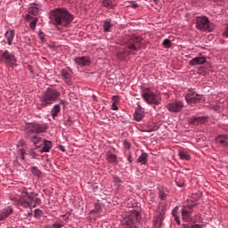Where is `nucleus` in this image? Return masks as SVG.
<instances>
[{"mask_svg":"<svg viewBox=\"0 0 228 228\" xmlns=\"http://www.w3.org/2000/svg\"><path fill=\"white\" fill-rule=\"evenodd\" d=\"M50 20L54 26L67 28L74 20V15L65 8H56L50 12Z\"/></svg>","mask_w":228,"mask_h":228,"instance_id":"f257e3e1","label":"nucleus"},{"mask_svg":"<svg viewBox=\"0 0 228 228\" xmlns=\"http://www.w3.org/2000/svg\"><path fill=\"white\" fill-rule=\"evenodd\" d=\"M142 37L132 36L129 37L125 43V49L123 52L118 53V58L123 60L128 54H134L139 49H142Z\"/></svg>","mask_w":228,"mask_h":228,"instance_id":"f03ea898","label":"nucleus"},{"mask_svg":"<svg viewBox=\"0 0 228 228\" xmlns=\"http://www.w3.org/2000/svg\"><path fill=\"white\" fill-rule=\"evenodd\" d=\"M38 194L28 191V189H23L21 191L20 199L18 200L19 206L21 208H35L40 204L41 200L40 198H37Z\"/></svg>","mask_w":228,"mask_h":228,"instance_id":"7ed1b4c3","label":"nucleus"},{"mask_svg":"<svg viewBox=\"0 0 228 228\" xmlns=\"http://www.w3.org/2000/svg\"><path fill=\"white\" fill-rule=\"evenodd\" d=\"M60 95H61V94L55 89L47 88V90L39 98V110H42V108H47V106H51V104L56 102Z\"/></svg>","mask_w":228,"mask_h":228,"instance_id":"20e7f679","label":"nucleus"},{"mask_svg":"<svg viewBox=\"0 0 228 228\" xmlns=\"http://www.w3.org/2000/svg\"><path fill=\"white\" fill-rule=\"evenodd\" d=\"M141 95L142 99H144L145 102H147V104H154L155 106H159L161 98L159 95L154 94L151 88L145 86L141 87Z\"/></svg>","mask_w":228,"mask_h":228,"instance_id":"39448f33","label":"nucleus"},{"mask_svg":"<svg viewBox=\"0 0 228 228\" xmlns=\"http://www.w3.org/2000/svg\"><path fill=\"white\" fill-rule=\"evenodd\" d=\"M140 220H142L140 212L134 210L131 211L130 214L123 219V225H125L126 228H139Z\"/></svg>","mask_w":228,"mask_h":228,"instance_id":"423d86ee","label":"nucleus"},{"mask_svg":"<svg viewBox=\"0 0 228 228\" xmlns=\"http://www.w3.org/2000/svg\"><path fill=\"white\" fill-rule=\"evenodd\" d=\"M185 101L188 104H197L202 101V95L197 94L193 89H189L185 94Z\"/></svg>","mask_w":228,"mask_h":228,"instance_id":"0eeeda50","label":"nucleus"},{"mask_svg":"<svg viewBox=\"0 0 228 228\" xmlns=\"http://www.w3.org/2000/svg\"><path fill=\"white\" fill-rule=\"evenodd\" d=\"M209 19L208 17H198L196 19V28L200 29V31H211Z\"/></svg>","mask_w":228,"mask_h":228,"instance_id":"6e6552de","label":"nucleus"},{"mask_svg":"<svg viewBox=\"0 0 228 228\" xmlns=\"http://www.w3.org/2000/svg\"><path fill=\"white\" fill-rule=\"evenodd\" d=\"M181 215L183 222H191L193 220V205H185L182 208Z\"/></svg>","mask_w":228,"mask_h":228,"instance_id":"1a4fd4ad","label":"nucleus"},{"mask_svg":"<svg viewBox=\"0 0 228 228\" xmlns=\"http://www.w3.org/2000/svg\"><path fill=\"white\" fill-rule=\"evenodd\" d=\"M0 61H4V63H9V65H15L17 61L13 53H11L8 50H2L0 51Z\"/></svg>","mask_w":228,"mask_h":228,"instance_id":"9d476101","label":"nucleus"},{"mask_svg":"<svg viewBox=\"0 0 228 228\" xmlns=\"http://www.w3.org/2000/svg\"><path fill=\"white\" fill-rule=\"evenodd\" d=\"M167 108L171 113H179L184 108V104L182 102H172L167 105Z\"/></svg>","mask_w":228,"mask_h":228,"instance_id":"9b49d317","label":"nucleus"},{"mask_svg":"<svg viewBox=\"0 0 228 228\" xmlns=\"http://www.w3.org/2000/svg\"><path fill=\"white\" fill-rule=\"evenodd\" d=\"M188 122L192 126H200V124H206L208 122V117H191L188 118Z\"/></svg>","mask_w":228,"mask_h":228,"instance_id":"f8f14e48","label":"nucleus"},{"mask_svg":"<svg viewBox=\"0 0 228 228\" xmlns=\"http://www.w3.org/2000/svg\"><path fill=\"white\" fill-rule=\"evenodd\" d=\"M74 61L77 65H79V67H86L92 63L88 56L77 57L74 59Z\"/></svg>","mask_w":228,"mask_h":228,"instance_id":"ddd939ff","label":"nucleus"},{"mask_svg":"<svg viewBox=\"0 0 228 228\" xmlns=\"http://www.w3.org/2000/svg\"><path fill=\"white\" fill-rule=\"evenodd\" d=\"M216 142L218 145L224 147V149L228 148V135L227 134H219L216 137Z\"/></svg>","mask_w":228,"mask_h":228,"instance_id":"4468645a","label":"nucleus"},{"mask_svg":"<svg viewBox=\"0 0 228 228\" xmlns=\"http://www.w3.org/2000/svg\"><path fill=\"white\" fill-rule=\"evenodd\" d=\"M12 213H13V208H12V207H7L6 208L0 210V222L6 220Z\"/></svg>","mask_w":228,"mask_h":228,"instance_id":"2eb2a0df","label":"nucleus"},{"mask_svg":"<svg viewBox=\"0 0 228 228\" xmlns=\"http://www.w3.org/2000/svg\"><path fill=\"white\" fill-rule=\"evenodd\" d=\"M61 76L65 83H70L72 79V74H70V69H62L61 70Z\"/></svg>","mask_w":228,"mask_h":228,"instance_id":"dca6fc26","label":"nucleus"},{"mask_svg":"<svg viewBox=\"0 0 228 228\" xmlns=\"http://www.w3.org/2000/svg\"><path fill=\"white\" fill-rule=\"evenodd\" d=\"M144 115H145V110H143V108H142L141 105H138V108L135 110L134 115V120H136L137 122H140V120L143 118Z\"/></svg>","mask_w":228,"mask_h":228,"instance_id":"f3484780","label":"nucleus"},{"mask_svg":"<svg viewBox=\"0 0 228 228\" xmlns=\"http://www.w3.org/2000/svg\"><path fill=\"white\" fill-rule=\"evenodd\" d=\"M38 12H40V9L37 7V4L32 5L28 8V14H27V20H31V19H35V17H32L31 15H38Z\"/></svg>","mask_w":228,"mask_h":228,"instance_id":"a211bd4d","label":"nucleus"},{"mask_svg":"<svg viewBox=\"0 0 228 228\" xmlns=\"http://www.w3.org/2000/svg\"><path fill=\"white\" fill-rule=\"evenodd\" d=\"M163 215L165 212L158 214L153 221V228H160L163 224Z\"/></svg>","mask_w":228,"mask_h":228,"instance_id":"6ab92c4d","label":"nucleus"},{"mask_svg":"<svg viewBox=\"0 0 228 228\" xmlns=\"http://www.w3.org/2000/svg\"><path fill=\"white\" fill-rule=\"evenodd\" d=\"M208 61L205 57H196L190 61L189 64L191 66L204 65Z\"/></svg>","mask_w":228,"mask_h":228,"instance_id":"aec40b11","label":"nucleus"},{"mask_svg":"<svg viewBox=\"0 0 228 228\" xmlns=\"http://www.w3.org/2000/svg\"><path fill=\"white\" fill-rule=\"evenodd\" d=\"M4 37L7 40L8 45H12L13 38H15V30H7L4 34Z\"/></svg>","mask_w":228,"mask_h":228,"instance_id":"412c9836","label":"nucleus"},{"mask_svg":"<svg viewBox=\"0 0 228 228\" xmlns=\"http://www.w3.org/2000/svg\"><path fill=\"white\" fill-rule=\"evenodd\" d=\"M28 138H29L30 142H32V143H34V145H36V147H38V145H42V143H41L42 137H38L37 135H28Z\"/></svg>","mask_w":228,"mask_h":228,"instance_id":"4be33fe9","label":"nucleus"},{"mask_svg":"<svg viewBox=\"0 0 228 228\" xmlns=\"http://www.w3.org/2000/svg\"><path fill=\"white\" fill-rule=\"evenodd\" d=\"M149 159V154L142 153L137 159V163H141L142 165H146Z\"/></svg>","mask_w":228,"mask_h":228,"instance_id":"5701e85b","label":"nucleus"},{"mask_svg":"<svg viewBox=\"0 0 228 228\" xmlns=\"http://www.w3.org/2000/svg\"><path fill=\"white\" fill-rule=\"evenodd\" d=\"M102 4L105 8L111 10L117 4V3L115 0H103Z\"/></svg>","mask_w":228,"mask_h":228,"instance_id":"b1692460","label":"nucleus"},{"mask_svg":"<svg viewBox=\"0 0 228 228\" xmlns=\"http://www.w3.org/2000/svg\"><path fill=\"white\" fill-rule=\"evenodd\" d=\"M106 159H107V161H109V163L117 164V155H115L112 152H107Z\"/></svg>","mask_w":228,"mask_h":228,"instance_id":"393cba45","label":"nucleus"},{"mask_svg":"<svg viewBox=\"0 0 228 228\" xmlns=\"http://www.w3.org/2000/svg\"><path fill=\"white\" fill-rule=\"evenodd\" d=\"M112 26L113 24H111V20H105L103 21V29L106 33H109L110 31Z\"/></svg>","mask_w":228,"mask_h":228,"instance_id":"a878e982","label":"nucleus"},{"mask_svg":"<svg viewBox=\"0 0 228 228\" xmlns=\"http://www.w3.org/2000/svg\"><path fill=\"white\" fill-rule=\"evenodd\" d=\"M53 148V142L50 141H45L43 145V152H49Z\"/></svg>","mask_w":228,"mask_h":228,"instance_id":"bb28decb","label":"nucleus"},{"mask_svg":"<svg viewBox=\"0 0 228 228\" xmlns=\"http://www.w3.org/2000/svg\"><path fill=\"white\" fill-rule=\"evenodd\" d=\"M60 111H61V108H60L58 104L54 105L52 110V117H53V118L58 117V113H60Z\"/></svg>","mask_w":228,"mask_h":228,"instance_id":"cd10ccee","label":"nucleus"},{"mask_svg":"<svg viewBox=\"0 0 228 228\" xmlns=\"http://www.w3.org/2000/svg\"><path fill=\"white\" fill-rule=\"evenodd\" d=\"M27 133H30V134L36 133V134H37V124L28 125V127H27Z\"/></svg>","mask_w":228,"mask_h":228,"instance_id":"c85d7f7f","label":"nucleus"},{"mask_svg":"<svg viewBox=\"0 0 228 228\" xmlns=\"http://www.w3.org/2000/svg\"><path fill=\"white\" fill-rule=\"evenodd\" d=\"M177 209H179V207H175L174 209H173V212H172V215L175 218V221L176 222V224H181V220L179 219V216H177Z\"/></svg>","mask_w":228,"mask_h":228,"instance_id":"c756f323","label":"nucleus"},{"mask_svg":"<svg viewBox=\"0 0 228 228\" xmlns=\"http://www.w3.org/2000/svg\"><path fill=\"white\" fill-rule=\"evenodd\" d=\"M178 156L181 159H185L186 161H189L191 158L188 153H186V151H179Z\"/></svg>","mask_w":228,"mask_h":228,"instance_id":"7c9ffc66","label":"nucleus"},{"mask_svg":"<svg viewBox=\"0 0 228 228\" xmlns=\"http://www.w3.org/2000/svg\"><path fill=\"white\" fill-rule=\"evenodd\" d=\"M31 172L34 175H36V177H40L42 175V171H40V169H38L37 167H33L31 168Z\"/></svg>","mask_w":228,"mask_h":228,"instance_id":"2f4dec72","label":"nucleus"},{"mask_svg":"<svg viewBox=\"0 0 228 228\" xmlns=\"http://www.w3.org/2000/svg\"><path fill=\"white\" fill-rule=\"evenodd\" d=\"M31 20L32 21L29 23V28L35 31V28H37V22H38V18H33Z\"/></svg>","mask_w":228,"mask_h":228,"instance_id":"473e14b6","label":"nucleus"},{"mask_svg":"<svg viewBox=\"0 0 228 228\" xmlns=\"http://www.w3.org/2000/svg\"><path fill=\"white\" fill-rule=\"evenodd\" d=\"M36 126H37V134H38V133H45V129H47V128H46L45 126H43V125H38V124H37Z\"/></svg>","mask_w":228,"mask_h":228,"instance_id":"72a5a7b5","label":"nucleus"},{"mask_svg":"<svg viewBox=\"0 0 228 228\" xmlns=\"http://www.w3.org/2000/svg\"><path fill=\"white\" fill-rule=\"evenodd\" d=\"M159 197L160 200H167V193H165V191H159Z\"/></svg>","mask_w":228,"mask_h":228,"instance_id":"f704fd0d","label":"nucleus"},{"mask_svg":"<svg viewBox=\"0 0 228 228\" xmlns=\"http://www.w3.org/2000/svg\"><path fill=\"white\" fill-rule=\"evenodd\" d=\"M27 154H28V156H30V158L33 159H37V152H35V150L28 151Z\"/></svg>","mask_w":228,"mask_h":228,"instance_id":"c9c22d12","label":"nucleus"},{"mask_svg":"<svg viewBox=\"0 0 228 228\" xmlns=\"http://www.w3.org/2000/svg\"><path fill=\"white\" fill-rule=\"evenodd\" d=\"M44 215V212L40 209H36L35 212H34V216L36 217H39V216H42Z\"/></svg>","mask_w":228,"mask_h":228,"instance_id":"e433bc0d","label":"nucleus"},{"mask_svg":"<svg viewBox=\"0 0 228 228\" xmlns=\"http://www.w3.org/2000/svg\"><path fill=\"white\" fill-rule=\"evenodd\" d=\"M19 152H20V158H21V159H26V154H28V153H26V150H24V149H20V151H19Z\"/></svg>","mask_w":228,"mask_h":228,"instance_id":"4c0bfd02","label":"nucleus"},{"mask_svg":"<svg viewBox=\"0 0 228 228\" xmlns=\"http://www.w3.org/2000/svg\"><path fill=\"white\" fill-rule=\"evenodd\" d=\"M163 45H165L166 47H170L172 42L169 39H164L163 40Z\"/></svg>","mask_w":228,"mask_h":228,"instance_id":"58836bf2","label":"nucleus"},{"mask_svg":"<svg viewBox=\"0 0 228 228\" xmlns=\"http://www.w3.org/2000/svg\"><path fill=\"white\" fill-rule=\"evenodd\" d=\"M183 228H200L199 224H183Z\"/></svg>","mask_w":228,"mask_h":228,"instance_id":"ea45409f","label":"nucleus"},{"mask_svg":"<svg viewBox=\"0 0 228 228\" xmlns=\"http://www.w3.org/2000/svg\"><path fill=\"white\" fill-rule=\"evenodd\" d=\"M123 145L125 149H129L131 147V143H129L127 141H124Z\"/></svg>","mask_w":228,"mask_h":228,"instance_id":"a19ab883","label":"nucleus"},{"mask_svg":"<svg viewBox=\"0 0 228 228\" xmlns=\"http://www.w3.org/2000/svg\"><path fill=\"white\" fill-rule=\"evenodd\" d=\"M38 37H39L41 42H44L45 40V37L44 36L43 32H39Z\"/></svg>","mask_w":228,"mask_h":228,"instance_id":"79ce46f5","label":"nucleus"},{"mask_svg":"<svg viewBox=\"0 0 228 228\" xmlns=\"http://www.w3.org/2000/svg\"><path fill=\"white\" fill-rule=\"evenodd\" d=\"M129 4L132 8H138V4L135 2H129Z\"/></svg>","mask_w":228,"mask_h":228,"instance_id":"37998d69","label":"nucleus"},{"mask_svg":"<svg viewBox=\"0 0 228 228\" xmlns=\"http://www.w3.org/2000/svg\"><path fill=\"white\" fill-rule=\"evenodd\" d=\"M114 183H116V184H118L120 183H122V180L120 178H118V176L114 177Z\"/></svg>","mask_w":228,"mask_h":228,"instance_id":"c03bdc74","label":"nucleus"},{"mask_svg":"<svg viewBox=\"0 0 228 228\" xmlns=\"http://www.w3.org/2000/svg\"><path fill=\"white\" fill-rule=\"evenodd\" d=\"M175 183L177 186H179L180 188H183V186H184V182L179 183L178 179L175 180Z\"/></svg>","mask_w":228,"mask_h":228,"instance_id":"a18cd8bd","label":"nucleus"},{"mask_svg":"<svg viewBox=\"0 0 228 228\" xmlns=\"http://www.w3.org/2000/svg\"><path fill=\"white\" fill-rule=\"evenodd\" d=\"M53 226L54 228H61V227H63V224H60V223H54V224H53Z\"/></svg>","mask_w":228,"mask_h":228,"instance_id":"49530a36","label":"nucleus"},{"mask_svg":"<svg viewBox=\"0 0 228 228\" xmlns=\"http://www.w3.org/2000/svg\"><path fill=\"white\" fill-rule=\"evenodd\" d=\"M111 109L115 111V110H118V107L117 106V102H113L112 103V107H111Z\"/></svg>","mask_w":228,"mask_h":228,"instance_id":"de8ad7c7","label":"nucleus"},{"mask_svg":"<svg viewBox=\"0 0 228 228\" xmlns=\"http://www.w3.org/2000/svg\"><path fill=\"white\" fill-rule=\"evenodd\" d=\"M127 161L128 163H133V156L131 155V153H129L128 157H127Z\"/></svg>","mask_w":228,"mask_h":228,"instance_id":"09e8293b","label":"nucleus"},{"mask_svg":"<svg viewBox=\"0 0 228 228\" xmlns=\"http://www.w3.org/2000/svg\"><path fill=\"white\" fill-rule=\"evenodd\" d=\"M223 36L225 37V38H228V26L226 27V29L223 33Z\"/></svg>","mask_w":228,"mask_h":228,"instance_id":"8fccbe9b","label":"nucleus"},{"mask_svg":"<svg viewBox=\"0 0 228 228\" xmlns=\"http://www.w3.org/2000/svg\"><path fill=\"white\" fill-rule=\"evenodd\" d=\"M59 151H61V152H65V147H63V145H60Z\"/></svg>","mask_w":228,"mask_h":228,"instance_id":"3c124183","label":"nucleus"},{"mask_svg":"<svg viewBox=\"0 0 228 228\" xmlns=\"http://www.w3.org/2000/svg\"><path fill=\"white\" fill-rule=\"evenodd\" d=\"M155 4H159V0H153Z\"/></svg>","mask_w":228,"mask_h":228,"instance_id":"603ef678","label":"nucleus"},{"mask_svg":"<svg viewBox=\"0 0 228 228\" xmlns=\"http://www.w3.org/2000/svg\"><path fill=\"white\" fill-rule=\"evenodd\" d=\"M94 101H97V97L95 95H93Z\"/></svg>","mask_w":228,"mask_h":228,"instance_id":"864d4df0","label":"nucleus"},{"mask_svg":"<svg viewBox=\"0 0 228 228\" xmlns=\"http://www.w3.org/2000/svg\"><path fill=\"white\" fill-rule=\"evenodd\" d=\"M168 1V3H172V1H174V0H167Z\"/></svg>","mask_w":228,"mask_h":228,"instance_id":"5fc2aeb1","label":"nucleus"},{"mask_svg":"<svg viewBox=\"0 0 228 228\" xmlns=\"http://www.w3.org/2000/svg\"><path fill=\"white\" fill-rule=\"evenodd\" d=\"M61 104H63V100H61Z\"/></svg>","mask_w":228,"mask_h":228,"instance_id":"6e6d98bb","label":"nucleus"},{"mask_svg":"<svg viewBox=\"0 0 228 228\" xmlns=\"http://www.w3.org/2000/svg\"><path fill=\"white\" fill-rule=\"evenodd\" d=\"M24 143V141H21V145Z\"/></svg>","mask_w":228,"mask_h":228,"instance_id":"4d7b16f0","label":"nucleus"}]
</instances>
